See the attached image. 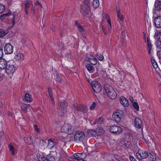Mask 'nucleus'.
<instances>
[{"label":"nucleus","instance_id":"1","mask_svg":"<svg viewBox=\"0 0 161 161\" xmlns=\"http://www.w3.org/2000/svg\"><path fill=\"white\" fill-rule=\"evenodd\" d=\"M80 12L82 14L87 17L91 15L90 9V0H84L81 6Z\"/></svg>","mask_w":161,"mask_h":161},{"label":"nucleus","instance_id":"2","mask_svg":"<svg viewBox=\"0 0 161 161\" xmlns=\"http://www.w3.org/2000/svg\"><path fill=\"white\" fill-rule=\"evenodd\" d=\"M17 69L15 63L13 61H8L4 70L5 72L8 76L11 77Z\"/></svg>","mask_w":161,"mask_h":161},{"label":"nucleus","instance_id":"3","mask_svg":"<svg viewBox=\"0 0 161 161\" xmlns=\"http://www.w3.org/2000/svg\"><path fill=\"white\" fill-rule=\"evenodd\" d=\"M104 89L107 96L111 99H114L117 96L116 93L113 88L108 84L104 85Z\"/></svg>","mask_w":161,"mask_h":161},{"label":"nucleus","instance_id":"4","mask_svg":"<svg viewBox=\"0 0 161 161\" xmlns=\"http://www.w3.org/2000/svg\"><path fill=\"white\" fill-rule=\"evenodd\" d=\"M21 2L25 5V11L27 16L28 14V9L31 6V10L35 12V8L33 7V3L31 0H22Z\"/></svg>","mask_w":161,"mask_h":161},{"label":"nucleus","instance_id":"5","mask_svg":"<svg viewBox=\"0 0 161 161\" xmlns=\"http://www.w3.org/2000/svg\"><path fill=\"white\" fill-rule=\"evenodd\" d=\"M124 115V111L121 110L115 111L112 115L113 118L116 123L119 122Z\"/></svg>","mask_w":161,"mask_h":161},{"label":"nucleus","instance_id":"6","mask_svg":"<svg viewBox=\"0 0 161 161\" xmlns=\"http://www.w3.org/2000/svg\"><path fill=\"white\" fill-rule=\"evenodd\" d=\"M91 85L93 91L97 93H100L102 90L101 84L97 81H93L91 82Z\"/></svg>","mask_w":161,"mask_h":161},{"label":"nucleus","instance_id":"7","mask_svg":"<svg viewBox=\"0 0 161 161\" xmlns=\"http://www.w3.org/2000/svg\"><path fill=\"white\" fill-rule=\"evenodd\" d=\"M85 137V134L83 132L81 131H77L74 136V140L77 142H82Z\"/></svg>","mask_w":161,"mask_h":161},{"label":"nucleus","instance_id":"8","mask_svg":"<svg viewBox=\"0 0 161 161\" xmlns=\"http://www.w3.org/2000/svg\"><path fill=\"white\" fill-rule=\"evenodd\" d=\"M136 156L138 159L142 160L148 157V153L142 149H138L136 153Z\"/></svg>","mask_w":161,"mask_h":161},{"label":"nucleus","instance_id":"9","mask_svg":"<svg viewBox=\"0 0 161 161\" xmlns=\"http://www.w3.org/2000/svg\"><path fill=\"white\" fill-rule=\"evenodd\" d=\"M61 130L64 132L71 134L73 132L74 129L70 125L66 124L62 127Z\"/></svg>","mask_w":161,"mask_h":161},{"label":"nucleus","instance_id":"10","mask_svg":"<svg viewBox=\"0 0 161 161\" xmlns=\"http://www.w3.org/2000/svg\"><path fill=\"white\" fill-rule=\"evenodd\" d=\"M109 130L113 133L119 134L122 132L123 129L119 126L114 125L110 127Z\"/></svg>","mask_w":161,"mask_h":161},{"label":"nucleus","instance_id":"11","mask_svg":"<svg viewBox=\"0 0 161 161\" xmlns=\"http://www.w3.org/2000/svg\"><path fill=\"white\" fill-rule=\"evenodd\" d=\"M85 59L86 61H88L91 64L93 65L96 64L98 62L96 58L89 54L86 55Z\"/></svg>","mask_w":161,"mask_h":161},{"label":"nucleus","instance_id":"12","mask_svg":"<svg viewBox=\"0 0 161 161\" xmlns=\"http://www.w3.org/2000/svg\"><path fill=\"white\" fill-rule=\"evenodd\" d=\"M4 51L7 54H10L13 52V47L10 43L7 44L4 47Z\"/></svg>","mask_w":161,"mask_h":161},{"label":"nucleus","instance_id":"13","mask_svg":"<svg viewBox=\"0 0 161 161\" xmlns=\"http://www.w3.org/2000/svg\"><path fill=\"white\" fill-rule=\"evenodd\" d=\"M73 157L74 158L78 160V159H85L86 158L87 156L86 153L82 152L75 153L73 155Z\"/></svg>","mask_w":161,"mask_h":161},{"label":"nucleus","instance_id":"14","mask_svg":"<svg viewBox=\"0 0 161 161\" xmlns=\"http://www.w3.org/2000/svg\"><path fill=\"white\" fill-rule=\"evenodd\" d=\"M134 124L135 126L137 128H142V124L141 120L138 118H136L135 119Z\"/></svg>","mask_w":161,"mask_h":161},{"label":"nucleus","instance_id":"15","mask_svg":"<svg viewBox=\"0 0 161 161\" xmlns=\"http://www.w3.org/2000/svg\"><path fill=\"white\" fill-rule=\"evenodd\" d=\"M24 55L20 52L17 51L15 52L14 58L16 60L21 61L24 59Z\"/></svg>","mask_w":161,"mask_h":161},{"label":"nucleus","instance_id":"16","mask_svg":"<svg viewBox=\"0 0 161 161\" xmlns=\"http://www.w3.org/2000/svg\"><path fill=\"white\" fill-rule=\"evenodd\" d=\"M121 104L124 107H127L129 105L128 100L123 96H121L120 98Z\"/></svg>","mask_w":161,"mask_h":161},{"label":"nucleus","instance_id":"17","mask_svg":"<svg viewBox=\"0 0 161 161\" xmlns=\"http://www.w3.org/2000/svg\"><path fill=\"white\" fill-rule=\"evenodd\" d=\"M154 23L157 28L161 27V17H157L154 19Z\"/></svg>","mask_w":161,"mask_h":161},{"label":"nucleus","instance_id":"18","mask_svg":"<svg viewBox=\"0 0 161 161\" xmlns=\"http://www.w3.org/2000/svg\"><path fill=\"white\" fill-rule=\"evenodd\" d=\"M7 61L4 59L0 60V70L4 69L7 64Z\"/></svg>","mask_w":161,"mask_h":161},{"label":"nucleus","instance_id":"19","mask_svg":"<svg viewBox=\"0 0 161 161\" xmlns=\"http://www.w3.org/2000/svg\"><path fill=\"white\" fill-rule=\"evenodd\" d=\"M116 10L117 13V17L121 21H123L124 20V18L123 15L121 13L120 9L119 7H117Z\"/></svg>","mask_w":161,"mask_h":161},{"label":"nucleus","instance_id":"20","mask_svg":"<svg viewBox=\"0 0 161 161\" xmlns=\"http://www.w3.org/2000/svg\"><path fill=\"white\" fill-rule=\"evenodd\" d=\"M56 144L55 140H53L51 139H49L48 140L47 147L49 148L52 149Z\"/></svg>","mask_w":161,"mask_h":161},{"label":"nucleus","instance_id":"21","mask_svg":"<svg viewBox=\"0 0 161 161\" xmlns=\"http://www.w3.org/2000/svg\"><path fill=\"white\" fill-rule=\"evenodd\" d=\"M48 92L49 96L50 97L51 100V103L52 105H54L55 104V102L54 100V98L53 95V93L52 89L50 88H48Z\"/></svg>","mask_w":161,"mask_h":161},{"label":"nucleus","instance_id":"22","mask_svg":"<svg viewBox=\"0 0 161 161\" xmlns=\"http://www.w3.org/2000/svg\"><path fill=\"white\" fill-rule=\"evenodd\" d=\"M37 156L39 161H48L47 157L43 154L38 153Z\"/></svg>","mask_w":161,"mask_h":161},{"label":"nucleus","instance_id":"23","mask_svg":"<svg viewBox=\"0 0 161 161\" xmlns=\"http://www.w3.org/2000/svg\"><path fill=\"white\" fill-rule=\"evenodd\" d=\"M30 106V105L29 104L22 103L21 104V106L23 110L25 113H26L28 111V110H29V109L28 108Z\"/></svg>","mask_w":161,"mask_h":161},{"label":"nucleus","instance_id":"24","mask_svg":"<svg viewBox=\"0 0 161 161\" xmlns=\"http://www.w3.org/2000/svg\"><path fill=\"white\" fill-rule=\"evenodd\" d=\"M8 147L11 153L13 155H14L15 154V149L12 143H10L9 144Z\"/></svg>","mask_w":161,"mask_h":161},{"label":"nucleus","instance_id":"25","mask_svg":"<svg viewBox=\"0 0 161 161\" xmlns=\"http://www.w3.org/2000/svg\"><path fill=\"white\" fill-rule=\"evenodd\" d=\"M72 111L74 112L75 114H78V111H82L81 110H80V108L79 107H76V106L75 104L73 105L72 108Z\"/></svg>","mask_w":161,"mask_h":161},{"label":"nucleus","instance_id":"26","mask_svg":"<svg viewBox=\"0 0 161 161\" xmlns=\"http://www.w3.org/2000/svg\"><path fill=\"white\" fill-rule=\"evenodd\" d=\"M148 156L149 157V160L151 161H154L156 159L155 154L153 153H149Z\"/></svg>","mask_w":161,"mask_h":161},{"label":"nucleus","instance_id":"27","mask_svg":"<svg viewBox=\"0 0 161 161\" xmlns=\"http://www.w3.org/2000/svg\"><path fill=\"white\" fill-rule=\"evenodd\" d=\"M66 108H61V110L59 112L58 114L60 116H63L66 113Z\"/></svg>","mask_w":161,"mask_h":161},{"label":"nucleus","instance_id":"28","mask_svg":"<svg viewBox=\"0 0 161 161\" xmlns=\"http://www.w3.org/2000/svg\"><path fill=\"white\" fill-rule=\"evenodd\" d=\"M25 98L27 102H30L32 101L31 97L29 93L25 94Z\"/></svg>","mask_w":161,"mask_h":161},{"label":"nucleus","instance_id":"29","mask_svg":"<svg viewBox=\"0 0 161 161\" xmlns=\"http://www.w3.org/2000/svg\"><path fill=\"white\" fill-rule=\"evenodd\" d=\"M75 25L77 27L78 30L80 32H82L83 31L84 29L80 25L79 22L77 21H75Z\"/></svg>","mask_w":161,"mask_h":161},{"label":"nucleus","instance_id":"30","mask_svg":"<svg viewBox=\"0 0 161 161\" xmlns=\"http://www.w3.org/2000/svg\"><path fill=\"white\" fill-rule=\"evenodd\" d=\"M95 131L96 132V134H97L98 135H101L104 132L103 130L101 128H97Z\"/></svg>","mask_w":161,"mask_h":161},{"label":"nucleus","instance_id":"31","mask_svg":"<svg viewBox=\"0 0 161 161\" xmlns=\"http://www.w3.org/2000/svg\"><path fill=\"white\" fill-rule=\"evenodd\" d=\"M105 16L107 20V23L109 25L110 27L109 28V29L110 30L111 29L112 27L111 22L110 18L107 14H105Z\"/></svg>","mask_w":161,"mask_h":161},{"label":"nucleus","instance_id":"32","mask_svg":"<svg viewBox=\"0 0 161 161\" xmlns=\"http://www.w3.org/2000/svg\"><path fill=\"white\" fill-rule=\"evenodd\" d=\"M47 157L48 161H54L55 160L54 156L52 154H48Z\"/></svg>","mask_w":161,"mask_h":161},{"label":"nucleus","instance_id":"33","mask_svg":"<svg viewBox=\"0 0 161 161\" xmlns=\"http://www.w3.org/2000/svg\"><path fill=\"white\" fill-rule=\"evenodd\" d=\"M67 104L66 101L64 100H62L61 101L60 103V106L61 108H66Z\"/></svg>","mask_w":161,"mask_h":161},{"label":"nucleus","instance_id":"34","mask_svg":"<svg viewBox=\"0 0 161 161\" xmlns=\"http://www.w3.org/2000/svg\"><path fill=\"white\" fill-rule=\"evenodd\" d=\"M99 6V0H93V6L94 8H97Z\"/></svg>","mask_w":161,"mask_h":161},{"label":"nucleus","instance_id":"35","mask_svg":"<svg viewBox=\"0 0 161 161\" xmlns=\"http://www.w3.org/2000/svg\"><path fill=\"white\" fill-rule=\"evenodd\" d=\"M86 68L87 70L91 73H92L94 71V69L92 66L90 64H88L86 66Z\"/></svg>","mask_w":161,"mask_h":161},{"label":"nucleus","instance_id":"36","mask_svg":"<svg viewBox=\"0 0 161 161\" xmlns=\"http://www.w3.org/2000/svg\"><path fill=\"white\" fill-rule=\"evenodd\" d=\"M88 135L90 136H94L96 135L95 130H87Z\"/></svg>","mask_w":161,"mask_h":161},{"label":"nucleus","instance_id":"37","mask_svg":"<svg viewBox=\"0 0 161 161\" xmlns=\"http://www.w3.org/2000/svg\"><path fill=\"white\" fill-rule=\"evenodd\" d=\"M8 33L7 31L3 30L0 31V37H2L5 36Z\"/></svg>","mask_w":161,"mask_h":161},{"label":"nucleus","instance_id":"38","mask_svg":"<svg viewBox=\"0 0 161 161\" xmlns=\"http://www.w3.org/2000/svg\"><path fill=\"white\" fill-rule=\"evenodd\" d=\"M151 62L152 64L155 69H156L158 67V65L157 62H156L155 60L153 59L152 58H151Z\"/></svg>","mask_w":161,"mask_h":161},{"label":"nucleus","instance_id":"39","mask_svg":"<svg viewBox=\"0 0 161 161\" xmlns=\"http://www.w3.org/2000/svg\"><path fill=\"white\" fill-rule=\"evenodd\" d=\"M103 122V119L102 118L99 117L98 119H96L94 122L95 124H101Z\"/></svg>","mask_w":161,"mask_h":161},{"label":"nucleus","instance_id":"40","mask_svg":"<svg viewBox=\"0 0 161 161\" xmlns=\"http://www.w3.org/2000/svg\"><path fill=\"white\" fill-rule=\"evenodd\" d=\"M154 6L155 9L159 11L161 10V4H160L157 3H155Z\"/></svg>","mask_w":161,"mask_h":161},{"label":"nucleus","instance_id":"41","mask_svg":"<svg viewBox=\"0 0 161 161\" xmlns=\"http://www.w3.org/2000/svg\"><path fill=\"white\" fill-rule=\"evenodd\" d=\"M24 140L25 142L29 144H31L32 142V140L31 139V137L28 139L27 138H25Z\"/></svg>","mask_w":161,"mask_h":161},{"label":"nucleus","instance_id":"42","mask_svg":"<svg viewBox=\"0 0 161 161\" xmlns=\"http://www.w3.org/2000/svg\"><path fill=\"white\" fill-rule=\"evenodd\" d=\"M121 144H123L124 147L127 148L128 147V146L130 145V143L127 141H122L120 142Z\"/></svg>","mask_w":161,"mask_h":161},{"label":"nucleus","instance_id":"43","mask_svg":"<svg viewBox=\"0 0 161 161\" xmlns=\"http://www.w3.org/2000/svg\"><path fill=\"white\" fill-rule=\"evenodd\" d=\"M118 161H125V159L122 158V157H119L117 155H115L114 157Z\"/></svg>","mask_w":161,"mask_h":161},{"label":"nucleus","instance_id":"44","mask_svg":"<svg viewBox=\"0 0 161 161\" xmlns=\"http://www.w3.org/2000/svg\"><path fill=\"white\" fill-rule=\"evenodd\" d=\"M156 47L158 49L161 50V40H158L156 43Z\"/></svg>","mask_w":161,"mask_h":161},{"label":"nucleus","instance_id":"45","mask_svg":"<svg viewBox=\"0 0 161 161\" xmlns=\"http://www.w3.org/2000/svg\"><path fill=\"white\" fill-rule=\"evenodd\" d=\"M5 6L2 4H0V14L2 13L5 9Z\"/></svg>","mask_w":161,"mask_h":161},{"label":"nucleus","instance_id":"46","mask_svg":"<svg viewBox=\"0 0 161 161\" xmlns=\"http://www.w3.org/2000/svg\"><path fill=\"white\" fill-rule=\"evenodd\" d=\"M34 5L36 7V8H39L40 7L41 8H42V7L40 4V3L38 2H36L34 3Z\"/></svg>","mask_w":161,"mask_h":161},{"label":"nucleus","instance_id":"47","mask_svg":"<svg viewBox=\"0 0 161 161\" xmlns=\"http://www.w3.org/2000/svg\"><path fill=\"white\" fill-rule=\"evenodd\" d=\"M96 103L95 102H93L92 104L90 106V109L91 110H93L96 107Z\"/></svg>","mask_w":161,"mask_h":161},{"label":"nucleus","instance_id":"48","mask_svg":"<svg viewBox=\"0 0 161 161\" xmlns=\"http://www.w3.org/2000/svg\"><path fill=\"white\" fill-rule=\"evenodd\" d=\"M97 58L100 61H102L104 59V57L101 54H98L97 55Z\"/></svg>","mask_w":161,"mask_h":161},{"label":"nucleus","instance_id":"49","mask_svg":"<svg viewBox=\"0 0 161 161\" xmlns=\"http://www.w3.org/2000/svg\"><path fill=\"white\" fill-rule=\"evenodd\" d=\"M134 107L136 110H138L139 109V106L138 104L136 102H134L133 104Z\"/></svg>","mask_w":161,"mask_h":161},{"label":"nucleus","instance_id":"50","mask_svg":"<svg viewBox=\"0 0 161 161\" xmlns=\"http://www.w3.org/2000/svg\"><path fill=\"white\" fill-rule=\"evenodd\" d=\"M125 37L126 36L125 33L124 32H122L121 35L120 37L123 41L125 40Z\"/></svg>","mask_w":161,"mask_h":161},{"label":"nucleus","instance_id":"51","mask_svg":"<svg viewBox=\"0 0 161 161\" xmlns=\"http://www.w3.org/2000/svg\"><path fill=\"white\" fill-rule=\"evenodd\" d=\"M55 80L56 81L59 82H61L62 81V79L57 75H56V77Z\"/></svg>","mask_w":161,"mask_h":161},{"label":"nucleus","instance_id":"52","mask_svg":"<svg viewBox=\"0 0 161 161\" xmlns=\"http://www.w3.org/2000/svg\"><path fill=\"white\" fill-rule=\"evenodd\" d=\"M147 49H152V45L151 44L150 42L149 41L148 39L147 38Z\"/></svg>","mask_w":161,"mask_h":161},{"label":"nucleus","instance_id":"53","mask_svg":"<svg viewBox=\"0 0 161 161\" xmlns=\"http://www.w3.org/2000/svg\"><path fill=\"white\" fill-rule=\"evenodd\" d=\"M34 129L37 132H39L40 131L37 125H34Z\"/></svg>","mask_w":161,"mask_h":161},{"label":"nucleus","instance_id":"54","mask_svg":"<svg viewBox=\"0 0 161 161\" xmlns=\"http://www.w3.org/2000/svg\"><path fill=\"white\" fill-rule=\"evenodd\" d=\"M157 54L159 58H161V50L157 52Z\"/></svg>","mask_w":161,"mask_h":161},{"label":"nucleus","instance_id":"55","mask_svg":"<svg viewBox=\"0 0 161 161\" xmlns=\"http://www.w3.org/2000/svg\"><path fill=\"white\" fill-rule=\"evenodd\" d=\"M130 161H137L136 159L133 156H130Z\"/></svg>","mask_w":161,"mask_h":161},{"label":"nucleus","instance_id":"56","mask_svg":"<svg viewBox=\"0 0 161 161\" xmlns=\"http://www.w3.org/2000/svg\"><path fill=\"white\" fill-rule=\"evenodd\" d=\"M158 40H161V31L159 32L158 34Z\"/></svg>","mask_w":161,"mask_h":161},{"label":"nucleus","instance_id":"57","mask_svg":"<svg viewBox=\"0 0 161 161\" xmlns=\"http://www.w3.org/2000/svg\"><path fill=\"white\" fill-rule=\"evenodd\" d=\"M3 50L0 49V60L3 57Z\"/></svg>","mask_w":161,"mask_h":161},{"label":"nucleus","instance_id":"58","mask_svg":"<svg viewBox=\"0 0 161 161\" xmlns=\"http://www.w3.org/2000/svg\"><path fill=\"white\" fill-rule=\"evenodd\" d=\"M151 49H148V53L150 55V56H151L152 55V53L151 52Z\"/></svg>","mask_w":161,"mask_h":161},{"label":"nucleus","instance_id":"59","mask_svg":"<svg viewBox=\"0 0 161 161\" xmlns=\"http://www.w3.org/2000/svg\"><path fill=\"white\" fill-rule=\"evenodd\" d=\"M129 99L132 102H133L134 101L133 98L132 97H129Z\"/></svg>","mask_w":161,"mask_h":161},{"label":"nucleus","instance_id":"60","mask_svg":"<svg viewBox=\"0 0 161 161\" xmlns=\"http://www.w3.org/2000/svg\"><path fill=\"white\" fill-rule=\"evenodd\" d=\"M14 18L15 17L14 16L12 20L13 25H14L15 23V20L14 19Z\"/></svg>","mask_w":161,"mask_h":161},{"label":"nucleus","instance_id":"61","mask_svg":"<svg viewBox=\"0 0 161 161\" xmlns=\"http://www.w3.org/2000/svg\"><path fill=\"white\" fill-rule=\"evenodd\" d=\"M4 134V132L3 131H0V136H2Z\"/></svg>","mask_w":161,"mask_h":161},{"label":"nucleus","instance_id":"62","mask_svg":"<svg viewBox=\"0 0 161 161\" xmlns=\"http://www.w3.org/2000/svg\"><path fill=\"white\" fill-rule=\"evenodd\" d=\"M11 14H4L3 15V16H8L10 15H11Z\"/></svg>","mask_w":161,"mask_h":161},{"label":"nucleus","instance_id":"63","mask_svg":"<svg viewBox=\"0 0 161 161\" xmlns=\"http://www.w3.org/2000/svg\"><path fill=\"white\" fill-rule=\"evenodd\" d=\"M103 32L104 33V34H107V31H106L105 29L104 28H103Z\"/></svg>","mask_w":161,"mask_h":161},{"label":"nucleus","instance_id":"64","mask_svg":"<svg viewBox=\"0 0 161 161\" xmlns=\"http://www.w3.org/2000/svg\"><path fill=\"white\" fill-rule=\"evenodd\" d=\"M84 159H78L77 160L78 161H85Z\"/></svg>","mask_w":161,"mask_h":161}]
</instances>
